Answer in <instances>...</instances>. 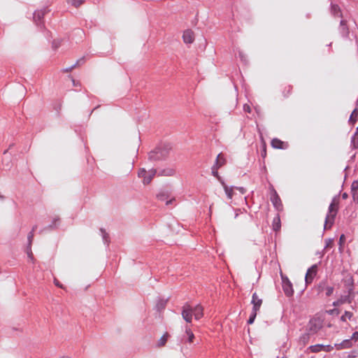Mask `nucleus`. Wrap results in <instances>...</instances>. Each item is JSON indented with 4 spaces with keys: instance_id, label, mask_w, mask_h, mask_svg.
I'll list each match as a JSON object with an SVG mask.
<instances>
[{
    "instance_id": "f257e3e1",
    "label": "nucleus",
    "mask_w": 358,
    "mask_h": 358,
    "mask_svg": "<svg viewBox=\"0 0 358 358\" xmlns=\"http://www.w3.org/2000/svg\"><path fill=\"white\" fill-rule=\"evenodd\" d=\"M182 317L187 322L190 323L192 320V315L195 320H199L203 316V308L201 305L198 304L194 307L191 306L186 303L182 308Z\"/></svg>"
},
{
    "instance_id": "f03ea898",
    "label": "nucleus",
    "mask_w": 358,
    "mask_h": 358,
    "mask_svg": "<svg viewBox=\"0 0 358 358\" xmlns=\"http://www.w3.org/2000/svg\"><path fill=\"white\" fill-rule=\"evenodd\" d=\"M171 150L170 144H164L156 148L149 153V159L151 161H159L165 159Z\"/></svg>"
},
{
    "instance_id": "7ed1b4c3",
    "label": "nucleus",
    "mask_w": 358,
    "mask_h": 358,
    "mask_svg": "<svg viewBox=\"0 0 358 358\" xmlns=\"http://www.w3.org/2000/svg\"><path fill=\"white\" fill-rule=\"evenodd\" d=\"M337 211L338 208L334 203V200H333L329 206L328 214L325 219L324 229L327 228L328 224H329V228L333 224Z\"/></svg>"
},
{
    "instance_id": "20e7f679",
    "label": "nucleus",
    "mask_w": 358,
    "mask_h": 358,
    "mask_svg": "<svg viewBox=\"0 0 358 358\" xmlns=\"http://www.w3.org/2000/svg\"><path fill=\"white\" fill-rule=\"evenodd\" d=\"M316 289L319 294L325 292L326 296H330L334 290V287L329 286L327 285V281L326 280H323L320 282L317 285Z\"/></svg>"
},
{
    "instance_id": "39448f33",
    "label": "nucleus",
    "mask_w": 358,
    "mask_h": 358,
    "mask_svg": "<svg viewBox=\"0 0 358 358\" xmlns=\"http://www.w3.org/2000/svg\"><path fill=\"white\" fill-rule=\"evenodd\" d=\"M282 289L285 294L287 296H291L294 294V289L292 287V282L287 277H284L282 275Z\"/></svg>"
},
{
    "instance_id": "423d86ee",
    "label": "nucleus",
    "mask_w": 358,
    "mask_h": 358,
    "mask_svg": "<svg viewBox=\"0 0 358 358\" xmlns=\"http://www.w3.org/2000/svg\"><path fill=\"white\" fill-rule=\"evenodd\" d=\"M270 189H271V201L272 202L273 206L277 210H280V208L282 207V202H281L280 198L272 185L270 186Z\"/></svg>"
},
{
    "instance_id": "0eeeda50",
    "label": "nucleus",
    "mask_w": 358,
    "mask_h": 358,
    "mask_svg": "<svg viewBox=\"0 0 358 358\" xmlns=\"http://www.w3.org/2000/svg\"><path fill=\"white\" fill-rule=\"evenodd\" d=\"M317 265L313 264L311 266L306 272V276H305V282L306 285H309L312 283L314 278L317 275Z\"/></svg>"
},
{
    "instance_id": "6e6552de",
    "label": "nucleus",
    "mask_w": 358,
    "mask_h": 358,
    "mask_svg": "<svg viewBox=\"0 0 358 358\" xmlns=\"http://www.w3.org/2000/svg\"><path fill=\"white\" fill-rule=\"evenodd\" d=\"M344 286L348 289L347 293L352 294L354 292V279L352 275H348L343 280Z\"/></svg>"
},
{
    "instance_id": "1a4fd4ad",
    "label": "nucleus",
    "mask_w": 358,
    "mask_h": 358,
    "mask_svg": "<svg viewBox=\"0 0 358 358\" xmlns=\"http://www.w3.org/2000/svg\"><path fill=\"white\" fill-rule=\"evenodd\" d=\"M334 346L331 345H322V344H317L314 345H311L310 349L313 352H318L322 350L324 352H331L334 349Z\"/></svg>"
},
{
    "instance_id": "9d476101",
    "label": "nucleus",
    "mask_w": 358,
    "mask_h": 358,
    "mask_svg": "<svg viewBox=\"0 0 358 358\" xmlns=\"http://www.w3.org/2000/svg\"><path fill=\"white\" fill-rule=\"evenodd\" d=\"M251 303L252 304V310L257 313L262 304V299L259 298L256 292L252 294Z\"/></svg>"
},
{
    "instance_id": "9b49d317",
    "label": "nucleus",
    "mask_w": 358,
    "mask_h": 358,
    "mask_svg": "<svg viewBox=\"0 0 358 358\" xmlns=\"http://www.w3.org/2000/svg\"><path fill=\"white\" fill-rule=\"evenodd\" d=\"M351 295L352 294H349L348 293H347L345 295L341 296V297L338 300L333 302V306H339L345 303H351L352 301V298Z\"/></svg>"
},
{
    "instance_id": "f8f14e48",
    "label": "nucleus",
    "mask_w": 358,
    "mask_h": 358,
    "mask_svg": "<svg viewBox=\"0 0 358 358\" xmlns=\"http://www.w3.org/2000/svg\"><path fill=\"white\" fill-rule=\"evenodd\" d=\"M339 32L341 35L344 37L347 38L349 36V29L346 24V21L344 20H341L340 22V26H339Z\"/></svg>"
},
{
    "instance_id": "ddd939ff",
    "label": "nucleus",
    "mask_w": 358,
    "mask_h": 358,
    "mask_svg": "<svg viewBox=\"0 0 358 358\" xmlns=\"http://www.w3.org/2000/svg\"><path fill=\"white\" fill-rule=\"evenodd\" d=\"M352 346V339H346V340L343 341L340 343H336L334 345V347L338 350H341L343 349H348V348H350Z\"/></svg>"
},
{
    "instance_id": "4468645a",
    "label": "nucleus",
    "mask_w": 358,
    "mask_h": 358,
    "mask_svg": "<svg viewBox=\"0 0 358 358\" xmlns=\"http://www.w3.org/2000/svg\"><path fill=\"white\" fill-rule=\"evenodd\" d=\"M182 38H183V41L185 43H193V41L194 40L193 31L189 29L186 30L183 33Z\"/></svg>"
},
{
    "instance_id": "2eb2a0df",
    "label": "nucleus",
    "mask_w": 358,
    "mask_h": 358,
    "mask_svg": "<svg viewBox=\"0 0 358 358\" xmlns=\"http://www.w3.org/2000/svg\"><path fill=\"white\" fill-rule=\"evenodd\" d=\"M157 170L155 169H151L147 172V176H145V179H143L144 184H149L152 180L153 177L156 175Z\"/></svg>"
},
{
    "instance_id": "dca6fc26",
    "label": "nucleus",
    "mask_w": 358,
    "mask_h": 358,
    "mask_svg": "<svg viewBox=\"0 0 358 358\" xmlns=\"http://www.w3.org/2000/svg\"><path fill=\"white\" fill-rule=\"evenodd\" d=\"M331 13L332 15L335 17H342V13L340 9V7L336 4H331Z\"/></svg>"
},
{
    "instance_id": "f3484780",
    "label": "nucleus",
    "mask_w": 358,
    "mask_h": 358,
    "mask_svg": "<svg viewBox=\"0 0 358 358\" xmlns=\"http://www.w3.org/2000/svg\"><path fill=\"white\" fill-rule=\"evenodd\" d=\"M157 197L159 200L160 201H166V204L168 206L169 204H171L173 203V201L175 200L174 199H169V194L166 193V192H159L157 195Z\"/></svg>"
},
{
    "instance_id": "a211bd4d",
    "label": "nucleus",
    "mask_w": 358,
    "mask_h": 358,
    "mask_svg": "<svg viewBox=\"0 0 358 358\" xmlns=\"http://www.w3.org/2000/svg\"><path fill=\"white\" fill-rule=\"evenodd\" d=\"M176 173V170L172 168H166L159 171V176H172Z\"/></svg>"
},
{
    "instance_id": "6ab92c4d",
    "label": "nucleus",
    "mask_w": 358,
    "mask_h": 358,
    "mask_svg": "<svg viewBox=\"0 0 358 358\" xmlns=\"http://www.w3.org/2000/svg\"><path fill=\"white\" fill-rule=\"evenodd\" d=\"M227 197L231 199L234 195V187H228L224 181L221 182Z\"/></svg>"
},
{
    "instance_id": "aec40b11",
    "label": "nucleus",
    "mask_w": 358,
    "mask_h": 358,
    "mask_svg": "<svg viewBox=\"0 0 358 358\" xmlns=\"http://www.w3.org/2000/svg\"><path fill=\"white\" fill-rule=\"evenodd\" d=\"M46 13V8L43 10H36L34 13V20L37 23L38 21H41V20L43 17L44 15Z\"/></svg>"
},
{
    "instance_id": "412c9836",
    "label": "nucleus",
    "mask_w": 358,
    "mask_h": 358,
    "mask_svg": "<svg viewBox=\"0 0 358 358\" xmlns=\"http://www.w3.org/2000/svg\"><path fill=\"white\" fill-rule=\"evenodd\" d=\"M272 225H273V229L275 231H277L280 229L281 224H280V219L279 215H277L273 218Z\"/></svg>"
},
{
    "instance_id": "4be33fe9",
    "label": "nucleus",
    "mask_w": 358,
    "mask_h": 358,
    "mask_svg": "<svg viewBox=\"0 0 358 358\" xmlns=\"http://www.w3.org/2000/svg\"><path fill=\"white\" fill-rule=\"evenodd\" d=\"M226 163V159H224V157H223V155H222V153L219 154L217 156V158H216V160H215V163L214 165H217V166L219 168H220L221 166H222L224 164Z\"/></svg>"
},
{
    "instance_id": "5701e85b",
    "label": "nucleus",
    "mask_w": 358,
    "mask_h": 358,
    "mask_svg": "<svg viewBox=\"0 0 358 358\" xmlns=\"http://www.w3.org/2000/svg\"><path fill=\"white\" fill-rule=\"evenodd\" d=\"M283 142L278 138H273L271 141V145L274 148L282 149Z\"/></svg>"
},
{
    "instance_id": "b1692460",
    "label": "nucleus",
    "mask_w": 358,
    "mask_h": 358,
    "mask_svg": "<svg viewBox=\"0 0 358 358\" xmlns=\"http://www.w3.org/2000/svg\"><path fill=\"white\" fill-rule=\"evenodd\" d=\"M185 334L187 335V339L185 341L189 342V343H192L193 340L194 338V335L189 328H188V327L185 328Z\"/></svg>"
},
{
    "instance_id": "393cba45",
    "label": "nucleus",
    "mask_w": 358,
    "mask_h": 358,
    "mask_svg": "<svg viewBox=\"0 0 358 358\" xmlns=\"http://www.w3.org/2000/svg\"><path fill=\"white\" fill-rule=\"evenodd\" d=\"M167 300L165 299H159L156 304L157 309L160 311L165 308L166 306Z\"/></svg>"
},
{
    "instance_id": "a878e982",
    "label": "nucleus",
    "mask_w": 358,
    "mask_h": 358,
    "mask_svg": "<svg viewBox=\"0 0 358 358\" xmlns=\"http://www.w3.org/2000/svg\"><path fill=\"white\" fill-rule=\"evenodd\" d=\"M310 334L308 333H305L300 336L299 343L303 345H306L308 342Z\"/></svg>"
},
{
    "instance_id": "bb28decb",
    "label": "nucleus",
    "mask_w": 358,
    "mask_h": 358,
    "mask_svg": "<svg viewBox=\"0 0 358 358\" xmlns=\"http://www.w3.org/2000/svg\"><path fill=\"white\" fill-rule=\"evenodd\" d=\"M351 144L354 148H358V127L357 128L356 133L352 137Z\"/></svg>"
},
{
    "instance_id": "cd10ccee",
    "label": "nucleus",
    "mask_w": 358,
    "mask_h": 358,
    "mask_svg": "<svg viewBox=\"0 0 358 358\" xmlns=\"http://www.w3.org/2000/svg\"><path fill=\"white\" fill-rule=\"evenodd\" d=\"M100 231H101L103 242L106 244H108L110 242V238H109L108 234L106 233V230L103 228L100 229Z\"/></svg>"
},
{
    "instance_id": "c85d7f7f",
    "label": "nucleus",
    "mask_w": 358,
    "mask_h": 358,
    "mask_svg": "<svg viewBox=\"0 0 358 358\" xmlns=\"http://www.w3.org/2000/svg\"><path fill=\"white\" fill-rule=\"evenodd\" d=\"M218 169H220V168L217 166V165H213L211 168L212 174L213 176L216 177L221 182L223 180H222V178H220V176L218 174V172H217Z\"/></svg>"
},
{
    "instance_id": "c756f323",
    "label": "nucleus",
    "mask_w": 358,
    "mask_h": 358,
    "mask_svg": "<svg viewBox=\"0 0 358 358\" xmlns=\"http://www.w3.org/2000/svg\"><path fill=\"white\" fill-rule=\"evenodd\" d=\"M168 337H169L168 333H166L165 334H164L159 340L158 346H159V347L164 346L167 341Z\"/></svg>"
},
{
    "instance_id": "7c9ffc66",
    "label": "nucleus",
    "mask_w": 358,
    "mask_h": 358,
    "mask_svg": "<svg viewBox=\"0 0 358 358\" xmlns=\"http://www.w3.org/2000/svg\"><path fill=\"white\" fill-rule=\"evenodd\" d=\"M352 316H353L352 313H351L350 311H345L344 314L341 317V320L343 322H345L347 318L348 320H351Z\"/></svg>"
},
{
    "instance_id": "2f4dec72",
    "label": "nucleus",
    "mask_w": 358,
    "mask_h": 358,
    "mask_svg": "<svg viewBox=\"0 0 358 358\" xmlns=\"http://www.w3.org/2000/svg\"><path fill=\"white\" fill-rule=\"evenodd\" d=\"M80 63H82V64L84 63V58H81V59H78L75 64L72 65L71 66H70L69 68L64 69L63 71L64 72H69L73 69H74L77 65H80Z\"/></svg>"
},
{
    "instance_id": "473e14b6",
    "label": "nucleus",
    "mask_w": 358,
    "mask_h": 358,
    "mask_svg": "<svg viewBox=\"0 0 358 358\" xmlns=\"http://www.w3.org/2000/svg\"><path fill=\"white\" fill-rule=\"evenodd\" d=\"M59 217H55L52 220V222L49 226L46 227L45 229H52L55 228H57V222H59Z\"/></svg>"
},
{
    "instance_id": "72a5a7b5",
    "label": "nucleus",
    "mask_w": 358,
    "mask_h": 358,
    "mask_svg": "<svg viewBox=\"0 0 358 358\" xmlns=\"http://www.w3.org/2000/svg\"><path fill=\"white\" fill-rule=\"evenodd\" d=\"M357 115V108H355L351 113L350 117L349 118V122L352 124H354L356 122V119L355 117Z\"/></svg>"
},
{
    "instance_id": "f704fd0d",
    "label": "nucleus",
    "mask_w": 358,
    "mask_h": 358,
    "mask_svg": "<svg viewBox=\"0 0 358 358\" xmlns=\"http://www.w3.org/2000/svg\"><path fill=\"white\" fill-rule=\"evenodd\" d=\"M257 314V312H255V311H252V310L251 311V313L250 315L249 319L248 320V324H252L254 322V321H255V320L256 318Z\"/></svg>"
},
{
    "instance_id": "c9c22d12",
    "label": "nucleus",
    "mask_w": 358,
    "mask_h": 358,
    "mask_svg": "<svg viewBox=\"0 0 358 358\" xmlns=\"http://www.w3.org/2000/svg\"><path fill=\"white\" fill-rule=\"evenodd\" d=\"M68 2L75 7L80 6L83 3V0H68Z\"/></svg>"
},
{
    "instance_id": "e433bc0d",
    "label": "nucleus",
    "mask_w": 358,
    "mask_h": 358,
    "mask_svg": "<svg viewBox=\"0 0 358 358\" xmlns=\"http://www.w3.org/2000/svg\"><path fill=\"white\" fill-rule=\"evenodd\" d=\"M27 255H28V257L30 259V260L32 262H34V256H33V253H32V251H31V246H27Z\"/></svg>"
},
{
    "instance_id": "4c0bfd02",
    "label": "nucleus",
    "mask_w": 358,
    "mask_h": 358,
    "mask_svg": "<svg viewBox=\"0 0 358 358\" xmlns=\"http://www.w3.org/2000/svg\"><path fill=\"white\" fill-rule=\"evenodd\" d=\"M34 238V233L33 231H31L27 236V240H28V245L27 246H31L32 241Z\"/></svg>"
},
{
    "instance_id": "58836bf2",
    "label": "nucleus",
    "mask_w": 358,
    "mask_h": 358,
    "mask_svg": "<svg viewBox=\"0 0 358 358\" xmlns=\"http://www.w3.org/2000/svg\"><path fill=\"white\" fill-rule=\"evenodd\" d=\"M138 176L139 178H143L145 179V176H147V171L145 169H141L138 173Z\"/></svg>"
},
{
    "instance_id": "ea45409f",
    "label": "nucleus",
    "mask_w": 358,
    "mask_h": 358,
    "mask_svg": "<svg viewBox=\"0 0 358 358\" xmlns=\"http://www.w3.org/2000/svg\"><path fill=\"white\" fill-rule=\"evenodd\" d=\"M62 41L60 40H55L52 42V48L54 49H57L61 45Z\"/></svg>"
},
{
    "instance_id": "a19ab883",
    "label": "nucleus",
    "mask_w": 358,
    "mask_h": 358,
    "mask_svg": "<svg viewBox=\"0 0 358 358\" xmlns=\"http://www.w3.org/2000/svg\"><path fill=\"white\" fill-rule=\"evenodd\" d=\"M351 187H352V191H355V190H356V189H358V181H354V182L352 183Z\"/></svg>"
},
{
    "instance_id": "79ce46f5",
    "label": "nucleus",
    "mask_w": 358,
    "mask_h": 358,
    "mask_svg": "<svg viewBox=\"0 0 358 358\" xmlns=\"http://www.w3.org/2000/svg\"><path fill=\"white\" fill-rule=\"evenodd\" d=\"M352 341H354L355 342L357 341L358 339V331H355L352 334L351 338Z\"/></svg>"
},
{
    "instance_id": "37998d69",
    "label": "nucleus",
    "mask_w": 358,
    "mask_h": 358,
    "mask_svg": "<svg viewBox=\"0 0 358 358\" xmlns=\"http://www.w3.org/2000/svg\"><path fill=\"white\" fill-rule=\"evenodd\" d=\"M243 109H244V110L245 112H248V113H250L251 112V108H250V106H248L247 104L244 105Z\"/></svg>"
},
{
    "instance_id": "c03bdc74",
    "label": "nucleus",
    "mask_w": 358,
    "mask_h": 358,
    "mask_svg": "<svg viewBox=\"0 0 358 358\" xmlns=\"http://www.w3.org/2000/svg\"><path fill=\"white\" fill-rule=\"evenodd\" d=\"M54 283L57 287L63 288L62 285L56 278H55L54 280Z\"/></svg>"
},
{
    "instance_id": "a18cd8bd",
    "label": "nucleus",
    "mask_w": 358,
    "mask_h": 358,
    "mask_svg": "<svg viewBox=\"0 0 358 358\" xmlns=\"http://www.w3.org/2000/svg\"><path fill=\"white\" fill-rule=\"evenodd\" d=\"M237 189H238L241 194H244L245 192V189L244 187H236Z\"/></svg>"
},
{
    "instance_id": "49530a36",
    "label": "nucleus",
    "mask_w": 358,
    "mask_h": 358,
    "mask_svg": "<svg viewBox=\"0 0 358 358\" xmlns=\"http://www.w3.org/2000/svg\"><path fill=\"white\" fill-rule=\"evenodd\" d=\"M326 242H327V243H326L325 248H327L331 243V239H328V240L326 241Z\"/></svg>"
},
{
    "instance_id": "de8ad7c7",
    "label": "nucleus",
    "mask_w": 358,
    "mask_h": 358,
    "mask_svg": "<svg viewBox=\"0 0 358 358\" xmlns=\"http://www.w3.org/2000/svg\"><path fill=\"white\" fill-rule=\"evenodd\" d=\"M334 312L338 313V310L337 309H333V310L328 311V313L333 314Z\"/></svg>"
},
{
    "instance_id": "09e8293b",
    "label": "nucleus",
    "mask_w": 358,
    "mask_h": 358,
    "mask_svg": "<svg viewBox=\"0 0 358 358\" xmlns=\"http://www.w3.org/2000/svg\"><path fill=\"white\" fill-rule=\"evenodd\" d=\"M310 331H317V328L315 327L313 328V327L311 325V327H310Z\"/></svg>"
},
{
    "instance_id": "8fccbe9b",
    "label": "nucleus",
    "mask_w": 358,
    "mask_h": 358,
    "mask_svg": "<svg viewBox=\"0 0 358 358\" xmlns=\"http://www.w3.org/2000/svg\"><path fill=\"white\" fill-rule=\"evenodd\" d=\"M342 198H343V199H347V198H348V194H347V193H343V194H342Z\"/></svg>"
},
{
    "instance_id": "3c124183",
    "label": "nucleus",
    "mask_w": 358,
    "mask_h": 358,
    "mask_svg": "<svg viewBox=\"0 0 358 358\" xmlns=\"http://www.w3.org/2000/svg\"><path fill=\"white\" fill-rule=\"evenodd\" d=\"M36 228H37V226H36V225H35V226H34V227H32V230H31V231H33V233H34V231L36 229Z\"/></svg>"
},
{
    "instance_id": "603ef678",
    "label": "nucleus",
    "mask_w": 358,
    "mask_h": 358,
    "mask_svg": "<svg viewBox=\"0 0 358 358\" xmlns=\"http://www.w3.org/2000/svg\"><path fill=\"white\" fill-rule=\"evenodd\" d=\"M72 81H73V85L77 86L78 84L76 83V80L73 79Z\"/></svg>"
},
{
    "instance_id": "864d4df0",
    "label": "nucleus",
    "mask_w": 358,
    "mask_h": 358,
    "mask_svg": "<svg viewBox=\"0 0 358 358\" xmlns=\"http://www.w3.org/2000/svg\"><path fill=\"white\" fill-rule=\"evenodd\" d=\"M344 238V235H341L340 237V241H343V238Z\"/></svg>"
},
{
    "instance_id": "5fc2aeb1",
    "label": "nucleus",
    "mask_w": 358,
    "mask_h": 358,
    "mask_svg": "<svg viewBox=\"0 0 358 358\" xmlns=\"http://www.w3.org/2000/svg\"><path fill=\"white\" fill-rule=\"evenodd\" d=\"M77 31H78V34H83V31L82 30L78 29V30H77Z\"/></svg>"
},
{
    "instance_id": "6e6d98bb",
    "label": "nucleus",
    "mask_w": 358,
    "mask_h": 358,
    "mask_svg": "<svg viewBox=\"0 0 358 358\" xmlns=\"http://www.w3.org/2000/svg\"><path fill=\"white\" fill-rule=\"evenodd\" d=\"M239 56H240V57H241V58L243 57V55H242V53H241V52H239Z\"/></svg>"
},
{
    "instance_id": "4d7b16f0",
    "label": "nucleus",
    "mask_w": 358,
    "mask_h": 358,
    "mask_svg": "<svg viewBox=\"0 0 358 358\" xmlns=\"http://www.w3.org/2000/svg\"><path fill=\"white\" fill-rule=\"evenodd\" d=\"M7 153V150H6L3 154L6 155Z\"/></svg>"
},
{
    "instance_id": "13d9d810",
    "label": "nucleus",
    "mask_w": 358,
    "mask_h": 358,
    "mask_svg": "<svg viewBox=\"0 0 358 358\" xmlns=\"http://www.w3.org/2000/svg\"><path fill=\"white\" fill-rule=\"evenodd\" d=\"M61 358H68V357H61Z\"/></svg>"
}]
</instances>
